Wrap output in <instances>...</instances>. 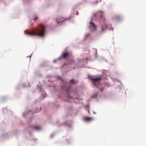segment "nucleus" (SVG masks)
<instances>
[{
    "mask_svg": "<svg viewBox=\"0 0 146 146\" xmlns=\"http://www.w3.org/2000/svg\"><path fill=\"white\" fill-rule=\"evenodd\" d=\"M45 30V26L40 24L37 28L32 30L31 31L29 30L25 31V33L28 36H37L43 37L44 35Z\"/></svg>",
    "mask_w": 146,
    "mask_h": 146,
    "instance_id": "nucleus-1",
    "label": "nucleus"
},
{
    "mask_svg": "<svg viewBox=\"0 0 146 146\" xmlns=\"http://www.w3.org/2000/svg\"><path fill=\"white\" fill-rule=\"evenodd\" d=\"M100 18L101 21V24L102 31L103 32L105 30L106 28H108V25L106 23V21L105 17L103 15H101Z\"/></svg>",
    "mask_w": 146,
    "mask_h": 146,
    "instance_id": "nucleus-2",
    "label": "nucleus"
},
{
    "mask_svg": "<svg viewBox=\"0 0 146 146\" xmlns=\"http://www.w3.org/2000/svg\"><path fill=\"white\" fill-rule=\"evenodd\" d=\"M88 78L90 80L92 81L93 85L96 86H97L96 83L101 81L102 80V77L97 78H93L92 76H88Z\"/></svg>",
    "mask_w": 146,
    "mask_h": 146,
    "instance_id": "nucleus-3",
    "label": "nucleus"
},
{
    "mask_svg": "<svg viewBox=\"0 0 146 146\" xmlns=\"http://www.w3.org/2000/svg\"><path fill=\"white\" fill-rule=\"evenodd\" d=\"M90 26H89V29L92 31H95L96 30V26L94 23H93L92 21L90 22Z\"/></svg>",
    "mask_w": 146,
    "mask_h": 146,
    "instance_id": "nucleus-4",
    "label": "nucleus"
},
{
    "mask_svg": "<svg viewBox=\"0 0 146 146\" xmlns=\"http://www.w3.org/2000/svg\"><path fill=\"white\" fill-rule=\"evenodd\" d=\"M69 56V54L67 52H63L61 55L62 57L63 58H65Z\"/></svg>",
    "mask_w": 146,
    "mask_h": 146,
    "instance_id": "nucleus-5",
    "label": "nucleus"
},
{
    "mask_svg": "<svg viewBox=\"0 0 146 146\" xmlns=\"http://www.w3.org/2000/svg\"><path fill=\"white\" fill-rule=\"evenodd\" d=\"M94 118L93 117H84V120L86 121H91L94 119Z\"/></svg>",
    "mask_w": 146,
    "mask_h": 146,
    "instance_id": "nucleus-6",
    "label": "nucleus"
},
{
    "mask_svg": "<svg viewBox=\"0 0 146 146\" xmlns=\"http://www.w3.org/2000/svg\"><path fill=\"white\" fill-rule=\"evenodd\" d=\"M70 83L72 84H74L76 82L75 81H74V79H72L70 80Z\"/></svg>",
    "mask_w": 146,
    "mask_h": 146,
    "instance_id": "nucleus-7",
    "label": "nucleus"
},
{
    "mask_svg": "<svg viewBox=\"0 0 146 146\" xmlns=\"http://www.w3.org/2000/svg\"><path fill=\"white\" fill-rule=\"evenodd\" d=\"M40 110H41V109H38V111H36V110L35 111V112H38L39 111H40Z\"/></svg>",
    "mask_w": 146,
    "mask_h": 146,
    "instance_id": "nucleus-8",
    "label": "nucleus"
},
{
    "mask_svg": "<svg viewBox=\"0 0 146 146\" xmlns=\"http://www.w3.org/2000/svg\"><path fill=\"white\" fill-rule=\"evenodd\" d=\"M37 18H38V17H37V16H36L35 18H34V20L35 21H36V19H37Z\"/></svg>",
    "mask_w": 146,
    "mask_h": 146,
    "instance_id": "nucleus-9",
    "label": "nucleus"
},
{
    "mask_svg": "<svg viewBox=\"0 0 146 146\" xmlns=\"http://www.w3.org/2000/svg\"><path fill=\"white\" fill-rule=\"evenodd\" d=\"M36 130H39L40 129V128H35Z\"/></svg>",
    "mask_w": 146,
    "mask_h": 146,
    "instance_id": "nucleus-10",
    "label": "nucleus"
},
{
    "mask_svg": "<svg viewBox=\"0 0 146 146\" xmlns=\"http://www.w3.org/2000/svg\"><path fill=\"white\" fill-rule=\"evenodd\" d=\"M69 88L67 89L66 90V91L68 93V90Z\"/></svg>",
    "mask_w": 146,
    "mask_h": 146,
    "instance_id": "nucleus-11",
    "label": "nucleus"
},
{
    "mask_svg": "<svg viewBox=\"0 0 146 146\" xmlns=\"http://www.w3.org/2000/svg\"><path fill=\"white\" fill-rule=\"evenodd\" d=\"M88 113L90 114V110H89V109H88Z\"/></svg>",
    "mask_w": 146,
    "mask_h": 146,
    "instance_id": "nucleus-12",
    "label": "nucleus"
},
{
    "mask_svg": "<svg viewBox=\"0 0 146 146\" xmlns=\"http://www.w3.org/2000/svg\"><path fill=\"white\" fill-rule=\"evenodd\" d=\"M103 90H104V89H103V88H101V89H100V90H101V91H102Z\"/></svg>",
    "mask_w": 146,
    "mask_h": 146,
    "instance_id": "nucleus-13",
    "label": "nucleus"
},
{
    "mask_svg": "<svg viewBox=\"0 0 146 146\" xmlns=\"http://www.w3.org/2000/svg\"><path fill=\"white\" fill-rule=\"evenodd\" d=\"M33 128H39V127H38L37 126H36V127H33Z\"/></svg>",
    "mask_w": 146,
    "mask_h": 146,
    "instance_id": "nucleus-14",
    "label": "nucleus"
},
{
    "mask_svg": "<svg viewBox=\"0 0 146 146\" xmlns=\"http://www.w3.org/2000/svg\"><path fill=\"white\" fill-rule=\"evenodd\" d=\"M94 15L95 16H96V14H95V13H94Z\"/></svg>",
    "mask_w": 146,
    "mask_h": 146,
    "instance_id": "nucleus-15",
    "label": "nucleus"
},
{
    "mask_svg": "<svg viewBox=\"0 0 146 146\" xmlns=\"http://www.w3.org/2000/svg\"><path fill=\"white\" fill-rule=\"evenodd\" d=\"M99 12H101L102 13H103V12L102 11H99Z\"/></svg>",
    "mask_w": 146,
    "mask_h": 146,
    "instance_id": "nucleus-16",
    "label": "nucleus"
},
{
    "mask_svg": "<svg viewBox=\"0 0 146 146\" xmlns=\"http://www.w3.org/2000/svg\"><path fill=\"white\" fill-rule=\"evenodd\" d=\"M52 137H53V135H51V138Z\"/></svg>",
    "mask_w": 146,
    "mask_h": 146,
    "instance_id": "nucleus-17",
    "label": "nucleus"
}]
</instances>
